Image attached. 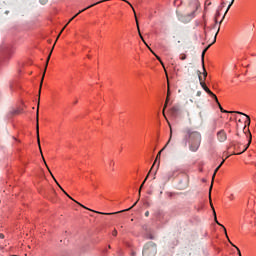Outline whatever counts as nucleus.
<instances>
[{
    "instance_id": "f257e3e1",
    "label": "nucleus",
    "mask_w": 256,
    "mask_h": 256,
    "mask_svg": "<svg viewBox=\"0 0 256 256\" xmlns=\"http://www.w3.org/2000/svg\"><path fill=\"white\" fill-rule=\"evenodd\" d=\"M183 135L182 143H184V147L189 145V149L193 153L199 151V147H201V132L195 131L193 128H185Z\"/></svg>"
},
{
    "instance_id": "f03ea898",
    "label": "nucleus",
    "mask_w": 256,
    "mask_h": 256,
    "mask_svg": "<svg viewBox=\"0 0 256 256\" xmlns=\"http://www.w3.org/2000/svg\"><path fill=\"white\" fill-rule=\"evenodd\" d=\"M199 0H190L189 1V7L192 10L191 13L183 15V14H177L178 19L181 21V23H189L193 19H195V13H197V10L199 9Z\"/></svg>"
},
{
    "instance_id": "7ed1b4c3",
    "label": "nucleus",
    "mask_w": 256,
    "mask_h": 256,
    "mask_svg": "<svg viewBox=\"0 0 256 256\" xmlns=\"http://www.w3.org/2000/svg\"><path fill=\"white\" fill-rule=\"evenodd\" d=\"M247 131L249 136H248V143L246 145L243 146L242 143L235 142V141L230 142V147H233L234 149L233 155H243V153H245V151L249 149L251 145V141H253V136L251 135V131H249V129H247Z\"/></svg>"
},
{
    "instance_id": "20e7f679",
    "label": "nucleus",
    "mask_w": 256,
    "mask_h": 256,
    "mask_svg": "<svg viewBox=\"0 0 256 256\" xmlns=\"http://www.w3.org/2000/svg\"><path fill=\"white\" fill-rule=\"evenodd\" d=\"M224 163H225V160H222V162L219 164V166L214 170V173L212 175V183H211L210 188H209V199H210L211 207L213 209L215 222L217 223V225H219L220 227H222L224 229V233H225L227 239H229V236L227 235V228H225V226H223L221 223H219V221H217V213L215 212V208L213 207V203H211V191L213 190V181H215V175H217V173L219 172L221 167H223Z\"/></svg>"
},
{
    "instance_id": "39448f33",
    "label": "nucleus",
    "mask_w": 256,
    "mask_h": 256,
    "mask_svg": "<svg viewBox=\"0 0 256 256\" xmlns=\"http://www.w3.org/2000/svg\"><path fill=\"white\" fill-rule=\"evenodd\" d=\"M143 256H156L157 255V244L155 242L150 241L147 242L142 251Z\"/></svg>"
},
{
    "instance_id": "423d86ee",
    "label": "nucleus",
    "mask_w": 256,
    "mask_h": 256,
    "mask_svg": "<svg viewBox=\"0 0 256 256\" xmlns=\"http://www.w3.org/2000/svg\"><path fill=\"white\" fill-rule=\"evenodd\" d=\"M215 103L218 105L221 113H237V115H244L246 117L244 131L245 129H247V127H249V125H251V117H249V115L239 111H227L223 109V106H221V103L219 102L218 98H217V101H215Z\"/></svg>"
},
{
    "instance_id": "0eeeda50",
    "label": "nucleus",
    "mask_w": 256,
    "mask_h": 256,
    "mask_svg": "<svg viewBox=\"0 0 256 256\" xmlns=\"http://www.w3.org/2000/svg\"><path fill=\"white\" fill-rule=\"evenodd\" d=\"M198 77H199V81H200V85H201L202 89H204L210 95V97H212V99H214V101H217V95H215V93H213L209 89V87H207L205 80H203V77H201V71H198Z\"/></svg>"
},
{
    "instance_id": "6e6552de",
    "label": "nucleus",
    "mask_w": 256,
    "mask_h": 256,
    "mask_svg": "<svg viewBox=\"0 0 256 256\" xmlns=\"http://www.w3.org/2000/svg\"><path fill=\"white\" fill-rule=\"evenodd\" d=\"M55 48V46H53V48L51 49L47 59H46V63H45V68H44V72L41 78V82H40V88H39V99H41V88L43 87V80L45 79V73H47V67L49 66V61L51 60V55L53 53V49Z\"/></svg>"
},
{
    "instance_id": "1a4fd4ad",
    "label": "nucleus",
    "mask_w": 256,
    "mask_h": 256,
    "mask_svg": "<svg viewBox=\"0 0 256 256\" xmlns=\"http://www.w3.org/2000/svg\"><path fill=\"white\" fill-rule=\"evenodd\" d=\"M105 1H109V0H102V1H99L97 3H94V4H91L90 6L80 10L76 15H74L69 21L68 23L65 25V27H67V25L69 23H71V21H73V19H75L77 16L81 15V13H83L84 11H87V9H91V7H95V5H99V3H105ZM65 27L62 29L61 33H63V31H65Z\"/></svg>"
},
{
    "instance_id": "9d476101",
    "label": "nucleus",
    "mask_w": 256,
    "mask_h": 256,
    "mask_svg": "<svg viewBox=\"0 0 256 256\" xmlns=\"http://www.w3.org/2000/svg\"><path fill=\"white\" fill-rule=\"evenodd\" d=\"M165 148H163L162 150H160L156 156V159H155V162L153 163L152 167L150 170L153 169V167H155V163H157V160L158 159H161V153L162 151L164 150ZM151 174V171H149L148 175L146 176V178L144 179V181L142 182V184L140 185V188H139V195H141V189H143V186L145 185V183L147 182V179H149V175Z\"/></svg>"
},
{
    "instance_id": "9b49d317",
    "label": "nucleus",
    "mask_w": 256,
    "mask_h": 256,
    "mask_svg": "<svg viewBox=\"0 0 256 256\" xmlns=\"http://www.w3.org/2000/svg\"><path fill=\"white\" fill-rule=\"evenodd\" d=\"M165 148H163L162 150H160L156 156V159H155V162L153 163L152 167L150 170L153 169V167H155V163H157V160L158 159H161V153L162 151L164 150ZM151 174V171H149L148 175L146 176V178L144 179V181L142 182V184L140 185V188H139V195H141V189H143V186L145 185V183L147 182V179H149V175Z\"/></svg>"
},
{
    "instance_id": "f8f14e48",
    "label": "nucleus",
    "mask_w": 256,
    "mask_h": 256,
    "mask_svg": "<svg viewBox=\"0 0 256 256\" xmlns=\"http://www.w3.org/2000/svg\"><path fill=\"white\" fill-rule=\"evenodd\" d=\"M165 148H163L162 150H160L156 156V159H155V162L153 163L152 167L150 170L153 169V167H155V163H157V160L158 159H161V153L162 151L164 150ZM151 174V171H149L148 175L146 176V178L144 179V181L142 182V184L140 185V188H139V195H141V189H143V186L145 185V183L147 182V179H149V175Z\"/></svg>"
},
{
    "instance_id": "ddd939ff",
    "label": "nucleus",
    "mask_w": 256,
    "mask_h": 256,
    "mask_svg": "<svg viewBox=\"0 0 256 256\" xmlns=\"http://www.w3.org/2000/svg\"><path fill=\"white\" fill-rule=\"evenodd\" d=\"M2 54L6 55V57H10L13 53H15V47L11 44L4 45L1 48Z\"/></svg>"
},
{
    "instance_id": "4468645a",
    "label": "nucleus",
    "mask_w": 256,
    "mask_h": 256,
    "mask_svg": "<svg viewBox=\"0 0 256 256\" xmlns=\"http://www.w3.org/2000/svg\"><path fill=\"white\" fill-rule=\"evenodd\" d=\"M36 133H37V143L40 149V153L43 154L41 151V139L39 138V100H38V107H37V114H36Z\"/></svg>"
},
{
    "instance_id": "2eb2a0df",
    "label": "nucleus",
    "mask_w": 256,
    "mask_h": 256,
    "mask_svg": "<svg viewBox=\"0 0 256 256\" xmlns=\"http://www.w3.org/2000/svg\"><path fill=\"white\" fill-rule=\"evenodd\" d=\"M189 187V176L187 174H184L183 180H180L178 183V189L180 191H183Z\"/></svg>"
},
{
    "instance_id": "dca6fc26",
    "label": "nucleus",
    "mask_w": 256,
    "mask_h": 256,
    "mask_svg": "<svg viewBox=\"0 0 256 256\" xmlns=\"http://www.w3.org/2000/svg\"><path fill=\"white\" fill-rule=\"evenodd\" d=\"M122 1H124L125 3H128V5H130V7L133 9V12L135 14L136 25H137L139 37L143 41V43H145V45H147V42H145V39L143 38V35L141 34V29L139 28V20L137 19V14L135 13V8H133V5H131V3H129V1H127V0H122Z\"/></svg>"
},
{
    "instance_id": "f3484780",
    "label": "nucleus",
    "mask_w": 256,
    "mask_h": 256,
    "mask_svg": "<svg viewBox=\"0 0 256 256\" xmlns=\"http://www.w3.org/2000/svg\"><path fill=\"white\" fill-rule=\"evenodd\" d=\"M156 219L160 223H167V221H169V218H167V213H165L163 211L157 212Z\"/></svg>"
},
{
    "instance_id": "a211bd4d",
    "label": "nucleus",
    "mask_w": 256,
    "mask_h": 256,
    "mask_svg": "<svg viewBox=\"0 0 256 256\" xmlns=\"http://www.w3.org/2000/svg\"><path fill=\"white\" fill-rule=\"evenodd\" d=\"M216 137L219 143H225V141H227V132L222 129L217 132Z\"/></svg>"
},
{
    "instance_id": "6ab92c4d",
    "label": "nucleus",
    "mask_w": 256,
    "mask_h": 256,
    "mask_svg": "<svg viewBox=\"0 0 256 256\" xmlns=\"http://www.w3.org/2000/svg\"><path fill=\"white\" fill-rule=\"evenodd\" d=\"M175 177H179V169L168 172L166 175V180L170 181V179H175Z\"/></svg>"
},
{
    "instance_id": "aec40b11",
    "label": "nucleus",
    "mask_w": 256,
    "mask_h": 256,
    "mask_svg": "<svg viewBox=\"0 0 256 256\" xmlns=\"http://www.w3.org/2000/svg\"><path fill=\"white\" fill-rule=\"evenodd\" d=\"M42 159H43V161H44V163H45V165H46V167H47V169H48L50 175L53 177V179H54L56 185H58V187L61 189V191H63L64 195H67L66 191L63 189V187H61V185L59 184V182H57V179H55V176H53V173H51V170L49 169V166L47 165V162L45 161V157L42 156Z\"/></svg>"
},
{
    "instance_id": "412c9836",
    "label": "nucleus",
    "mask_w": 256,
    "mask_h": 256,
    "mask_svg": "<svg viewBox=\"0 0 256 256\" xmlns=\"http://www.w3.org/2000/svg\"><path fill=\"white\" fill-rule=\"evenodd\" d=\"M209 47H211V44H209L203 51L201 54V62L205 63V53H207V51H209Z\"/></svg>"
},
{
    "instance_id": "4be33fe9",
    "label": "nucleus",
    "mask_w": 256,
    "mask_h": 256,
    "mask_svg": "<svg viewBox=\"0 0 256 256\" xmlns=\"http://www.w3.org/2000/svg\"><path fill=\"white\" fill-rule=\"evenodd\" d=\"M57 256H73V252L71 250H66L58 254Z\"/></svg>"
},
{
    "instance_id": "5701e85b",
    "label": "nucleus",
    "mask_w": 256,
    "mask_h": 256,
    "mask_svg": "<svg viewBox=\"0 0 256 256\" xmlns=\"http://www.w3.org/2000/svg\"><path fill=\"white\" fill-rule=\"evenodd\" d=\"M171 96V89L169 88V84H168V90H167V97H166V101L164 104V108L167 107V104L169 103V97Z\"/></svg>"
},
{
    "instance_id": "b1692460",
    "label": "nucleus",
    "mask_w": 256,
    "mask_h": 256,
    "mask_svg": "<svg viewBox=\"0 0 256 256\" xmlns=\"http://www.w3.org/2000/svg\"><path fill=\"white\" fill-rule=\"evenodd\" d=\"M130 209H133V207L129 208V209H125L122 211H118V212H113V213H101L102 215H117V213H123V211H130Z\"/></svg>"
},
{
    "instance_id": "393cba45",
    "label": "nucleus",
    "mask_w": 256,
    "mask_h": 256,
    "mask_svg": "<svg viewBox=\"0 0 256 256\" xmlns=\"http://www.w3.org/2000/svg\"><path fill=\"white\" fill-rule=\"evenodd\" d=\"M171 113H172V115H177L179 113V107L173 106L171 108Z\"/></svg>"
},
{
    "instance_id": "a878e982",
    "label": "nucleus",
    "mask_w": 256,
    "mask_h": 256,
    "mask_svg": "<svg viewBox=\"0 0 256 256\" xmlns=\"http://www.w3.org/2000/svg\"><path fill=\"white\" fill-rule=\"evenodd\" d=\"M235 3V0H231L230 4L228 5L226 11H225V15H227V13H229V9H231V7H233V4Z\"/></svg>"
},
{
    "instance_id": "bb28decb",
    "label": "nucleus",
    "mask_w": 256,
    "mask_h": 256,
    "mask_svg": "<svg viewBox=\"0 0 256 256\" xmlns=\"http://www.w3.org/2000/svg\"><path fill=\"white\" fill-rule=\"evenodd\" d=\"M204 81L207 79V70L205 69V63H202Z\"/></svg>"
},
{
    "instance_id": "cd10ccee",
    "label": "nucleus",
    "mask_w": 256,
    "mask_h": 256,
    "mask_svg": "<svg viewBox=\"0 0 256 256\" xmlns=\"http://www.w3.org/2000/svg\"><path fill=\"white\" fill-rule=\"evenodd\" d=\"M109 167H110V169H112V171H115V168H114L115 167V162L113 160L110 161Z\"/></svg>"
},
{
    "instance_id": "c85d7f7f",
    "label": "nucleus",
    "mask_w": 256,
    "mask_h": 256,
    "mask_svg": "<svg viewBox=\"0 0 256 256\" xmlns=\"http://www.w3.org/2000/svg\"><path fill=\"white\" fill-rule=\"evenodd\" d=\"M219 17H221V12L217 11L215 14V23L217 25V19H219Z\"/></svg>"
},
{
    "instance_id": "c756f323",
    "label": "nucleus",
    "mask_w": 256,
    "mask_h": 256,
    "mask_svg": "<svg viewBox=\"0 0 256 256\" xmlns=\"http://www.w3.org/2000/svg\"><path fill=\"white\" fill-rule=\"evenodd\" d=\"M187 59V54H180V61H185Z\"/></svg>"
},
{
    "instance_id": "7c9ffc66",
    "label": "nucleus",
    "mask_w": 256,
    "mask_h": 256,
    "mask_svg": "<svg viewBox=\"0 0 256 256\" xmlns=\"http://www.w3.org/2000/svg\"><path fill=\"white\" fill-rule=\"evenodd\" d=\"M221 4H220V7L221 9H223V7H225L227 5V3H225V0H221Z\"/></svg>"
},
{
    "instance_id": "2f4dec72",
    "label": "nucleus",
    "mask_w": 256,
    "mask_h": 256,
    "mask_svg": "<svg viewBox=\"0 0 256 256\" xmlns=\"http://www.w3.org/2000/svg\"><path fill=\"white\" fill-rule=\"evenodd\" d=\"M213 129H217V119L213 120Z\"/></svg>"
},
{
    "instance_id": "473e14b6",
    "label": "nucleus",
    "mask_w": 256,
    "mask_h": 256,
    "mask_svg": "<svg viewBox=\"0 0 256 256\" xmlns=\"http://www.w3.org/2000/svg\"><path fill=\"white\" fill-rule=\"evenodd\" d=\"M157 59H158V61H160L162 67L165 69V64L163 63V61L161 60V58L158 56Z\"/></svg>"
},
{
    "instance_id": "72a5a7b5",
    "label": "nucleus",
    "mask_w": 256,
    "mask_h": 256,
    "mask_svg": "<svg viewBox=\"0 0 256 256\" xmlns=\"http://www.w3.org/2000/svg\"><path fill=\"white\" fill-rule=\"evenodd\" d=\"M49 0H40V3H41V5H47V2H48Z\"/></svg>"
},
{
    "instance_id": "f704fd0d",
    "label": "nucleus",
    "mask_w": 256,
    "mask_h": 256,
    "mask_svg": "<svg viewBox=\"0 0 256 256\" xmlns=\"http://www.w3.org/2000/svg\"><path fill=\"white\" fill-rule=\"evenodd\" d=\"M112 235H113V237H117V229H114V230L112 231Z\"/></svg>"
},
{
    "instance_id": "c9c22d12",
    "label": "nucleus",
    "mask_w": 256,
    "mask_h": 256,
    "mask_svg": "<svg viewBox=\"0 0 256 256\" xmlns=\"http://www.w3.org/2000/svg\"><path fill=\"white\" fill-rule=\"evenodd\" d=\"M148 238L153 240V239H155V236H153V234H148Z\"/></svg>"
},
{
    "instance_id": "e433bc0d",
    "label": "nucleus",
    "mask_w": 256,
    "mask_h": 256,
    "mask_svg": "<svg viewBox=\"0 0 256 256\" xmlns=\"http://www.w3.org/2000/svg\"><path fill=\"white\" fill-rule=\"evenodd\" d=\"M218 33H219V32H216L213 43H215V42L217 41V35H218Z\"/></svg>"
},
{
    "instance_id": "4c0bfd02",
    "label": "nucleus",
    "mask_w": 256,
    "mask_h": 256,
    "mask_svg": "<svg viewBox=\"0 0 256 256\" xmlns=\"http://www.w3.org/2000/svg\"><path fill=\"white\" fill-rule=\"evenodd\" d=\"M0 239H5V234L0 233Z\"/></svg>"
},
{
    "instance_id": "58836bf2",
    "label": "nucleus",
    "mask_w": 256,
    "mask_h": 256,
    "mask_svg": "<svg viewBox=\"0 0 256 256\" xmlns=\"http://www.w3.org/2000/svg\"><path fill=\"white\" fill-rule=\"evenodd\" d=\"M234 247L237 249L238 255L241 256V250H239V248H237V246H234Z\"/></svg>"
},
{
    "instance_id": "ea45409f",
    "label": "nucleus",
    "mask_w": 256,
    "mask_h": 256,
    "mask_svg": "<svg viewBox=\"0 0 256 256\" xmlns=\"http://www.w3.org/2000/svg\"><path fill=\"white\" fill-rule=\"evenodd\" d=\"M13 115H19V111L14 110V111H13Z\"/></svg>"
},
{
    "instance_id": "a19ab883",
    "label": "nucleus",
    "mask_w": 256,
    "mask_h": 256,
    "mask_svg": "<svg viewBox=\"0 0 256 256\" xmlns=\"http://www.w3.org/2000/svg\"><path fill=\"white\" fill-rule=\"evenodd\" d=\"M144 215L145 217H149V211H146Z\"/></svg>"
},
{
    "instance_id": "79ce46f5",
    "label": "nucleus",
    "mask_w": 256,
    "mask_h": 256,
    "mask_svg": "<svg viewBox=\"0 0 256 256\" xmlns=\"http://www.w3.org/2000/svg\"><path fill=\"white\" fill-rule=\"evenodd\" d=\"M197 97H201V91L197 92Z\"/></svg>"
},
{
    "instance_id": "37998d69",
    "label": "nucleus",
    "mask_w": 256,
    "mask_h": 256,
    "mask_svg": "<svg viewBox=\"0 0 256 256\" xmlns=\"http://www.w3.org/2000/svg\"><path fill=\"white\" fill-rule=\"evenodd\" d=\"M67 195V197L69 198V199H71L72 201H73V197H71L70 195H68V194H66Z\"/></svg>"
},
{
    "instance_id": "c03bdc74",
    "label": "nucleus",
    "mask_w": 256,
    "mask_h": 256,
    "mask_svg": "<svg viewBox=\"0 0 256 256\" xmlns=\"http://www.w3.org/2000/svg\"><path fill=\"white\" fill-rule=\"evenodd\" d=\"M67 195V197L69 198V199H71L72 201H73V197H71L70 195H68V194H66Z\"/></svg>"
},
{
    "instance_id": "a18cd8bd",
    "label": "nucleus",
    "mask_w": 256,
    "mask_h": 256,
    "mask_svg": "<svg viewBox=\"0 0 256 256\" xmlns=\"http://www.w3.org/2000/svg\"><path fill=\"white\" fill-rule=\"evenodd\" d=\"M67 195V197L69 198V199H71L72 201H73V197H71L70 195H68V194H66Z\"/></svg>"
},
{
    "instance_id": "49530a36",
    "label": "nucleus",
    "mask_w": 256,
    "mask_h": 256,
    "mask_svg": "<svg viewBox=\"0 0 256 256\" xmlns=\"http://www.w3.org/2000/svg\"><path fill=\"white\" fill-rule=\"evenodd\" d=\"M77 103H78V101H77V100H75V101L73 102V105H77Z\"/></svg>"
},
{
    "instance_id": "de8ad7c7",
    "label": "nucleus",
    "mask_w": 256,
    "mask_h": 256,
    "mask_svg": "<svg viewBox=\"0 0 256 256\" xmlns=\"http://www.w3.org/2000/svg\"><path fill=\"white\" fill-rule=\"evenodd\" d=\"M78 205H80V207H83L85 209V206H83V204L81 203H78Z\"/></svg>"
},
{
    "instance_id": "09e8293b",
    "label": "nucleus",
    "mask_w": 256,
    "mask_h": 256,
    "mask_svg": "<svg viewBox=\"0 0 256 256\" xmlns=\"http://www.w3.org/2000/svg\"><path fill=\"white\" fill-rule=\"evenodd\" d=\"M92 187H94V189H97V186H95V184H92Z\"/></svg>"
},
{
    "instance_id": "8fccbe9b",
    "label": "nucleus",
    "mask_w": 256,
    "mask_h": 256,
    "mask_svg": "<svg viewBox=\"0 0 256 256\" xmlns=\"http://www.w3.org/2000/svg\"><path fill=\"white\" fill-rule=\"evenodd\" d=\"M92 187H94V189H97V186H95V184H92Z\"/></svg>"
},
{
    "instance_id": "3c124183",
    "label": "nucleus",
    "mask_w": 256,
    "mask_h": 256,
    "mask_svg": "<svg viewBox=\"0 0 256 256\" xmlns=\"http://www.w3.org/2000/svg\"><path fill=\"white\" fill-rule=\"evenodd\" d=\"M92 187H94V189H97V186H95V184H92Z\"/></svg>"
},
{
    "instance_id": "603ef678",
    "label": "nucleus",
    "mask_w": 256,
    "mask_h": 256,
    "mask_svg": "<svg viewBox=\"0 0 256 256\" xmlns=\"http://www.w3.org/2000/svg\"><path fill=\"white\" fill-rule=\"evenodd\" d=\"M225 19V14H224V16H222V21Z\"/></svg>"
},
{
    "instance_id": "864d4df0",
    "label": "nucleus",
    "mask_w": 256,
    "mask_h": 256,
    "mask_svg": "<svg viewBox=\"0 0 256 256\" xmlns=\"http://www.w3.org/2000/svg\"><path fill=\"white\" fill-rule=\"evenodd\" d=\"M135 205H137V202H135L132 207H135Z\"/></svg>"
},
{
    "instance_id": "5fc2aeb1",
    "label": "nucleus",
    "mask_w": 256,
    "mask_h": 256,
    "mask_svg": "<svg viewBox=\"0 0 256 256\" xmlns=\"http://www.w3.org/2000/svg\"><path fill=\"white\" fill-rule=\"evenodd\" d=\"M108 249H111V245L108 246Z\"/></svg>"
},
{
    "instance_id": "6e6d98bb",
    "label": "nucleus",
    "mask_w": 256,
    "mask_h": 256,
    "mask_svg": "<svg viewBox=\"0 0 256 256\" xmlns=\"http://www.w3.org/2000/svg\"><path fill=\"white\" fill-rule=\"evenodd\" d=\"M205 237H207V232H205Z\"/></svg>"
},
{
    "instance_id": "4d7b16f0",
    "label": "nucleus",
    "mask_w": 256,
    "mask_h": 256,
    "mask_svg": "<svg viewBox=\"0 0 256 256\" xmlns=\"http://www.w3.org/2000/svg\"><path fill=\"white\" fill-rule=\"evenodd\" d=\"M173 195V193H170V197Z\"/></svg>"
},
{
    "instance_id": "13d9d810",
    "label": "nucleus",
    "mask_w": 256,
    "mask_h": 256,
    "mask_svg": "<svg viewBox=\"0 0 256 256\" xmlns=\"http://www.w3.org/2000/svg\"><path fill=\"white\" fill-rule=\"evenodd\" d=\"M132 256H135V253H132Z\"/></svg>"
},
{
    "instance_id": "bf43d9fd",
    "label": "nucleus",
    "mask_w": 256,
    "mask_h": 256,
    "mask_svg": "<svg viewBox=\"0 0 256 256\" xmlns=\"http://www.w3.org/2000/svg\"><path fill=\"white\" fill-rule=\"evenodd\" d=\"M59 36H61V33H60V34H58V37H59Z\"/></svg>"
},
{
    "instance_id": "052dcab7",
    "label": "nucleus",
    "mask_w": 256,
    "mask_h": 256,
    "mask_svg": "<svg viewBox=\"0 0 256 256\" xmlns=\"http://www.w3.org/2000/svg\"><path fill=\"white\" fill-rule=\"evenodd\" d=\"M169 127H170V129H171V124H169Z\"/></svg>"
},
{
    "instance_id": "680f3d73",
    "label": "nucleus",
    "mask_w": 256,
    "mask_h": 256,
    "mask_svg": "<svg viewBox=\"0 0 256 256\" xmlns=\"http://www.w3.org/2000/svg\"><path fill=\"white\" fill-rule=\"evenodd\" d=\"M169 127H170V129H171V124H169Z\"/></svg>"
}]
</instances>
